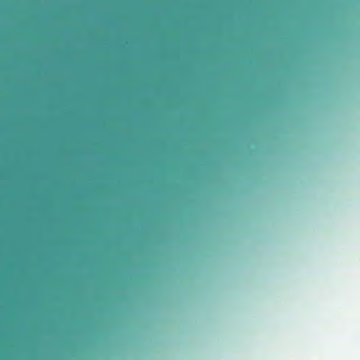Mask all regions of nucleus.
<instances>
[{"instance_id":"nucleus-4","label":"nucleus","mask_w":360,"mask_h":360,"mask_svg":"<svg viewBox=\"0 0 360 360\" xmlns=\"http://www.w3.org/2000/svg\"><path fill=\"white\" fill-rule=\"evenodd\" d=\"M33 93H41V91H33Z\"/></svg>"},{"instance_id":"nucleus-2","label":"nucleus","mask_w":360,"mask_h":360,"mask_svg":"<svg viewBox=\"0 0 360 360\" xmlns=\"http://www.w3.org/2000/svg\"><path fill=\"white\" fill-rule=\"evenodd\" d=\"M33 93H41V91H33Z\"/></svg>"},{"instance_id":"nucleus-6","label":"nucleus","mask_w":360,"mask_h":360,"mask_svg":"<svg viewBox=\"0 0 360 360\" xmlns=\"http://www.w3.org/2000/svg\"><path fill=\"white\" fill-rule=\"evenodd\" d=\"M33 93H41V91H33Z\"/></svg>"},{"instance_id":"nucleus-5","label":"nucleus","mask_w":360,"mask_h":360,"mask_svg":"<svg viewBox=\"0 0 360 360\" xmlns=\"http://www.w3.org/2000/svg\"><path fill=\"white\" fill-rule=\"evenodd\" d=\"M33 93H41V91H33Z\"/></svg>"},{"instance_id":"nucleus-3","label":"nucleus","mask_w":360,"mask_h":360,"mask_svg":"<svg viewBox=\"0 0 360 360\" xmlns=\"http://www.w3.org/2000/svg\"><path fill=\"white\" fill-rule=\"evenodd\" d=\"M33 93H41V91H33Z\"/></svg>"},{"instance_id":"nucleus-1","label":"nucleus","mask_w":360,"mask_h":360,"mask_svg":"<svg viewBox=\"0 0 360 360\" xmlns=\"http://www.w3.org/2000/svg\"><path fill=\"white\" fill-rule=\"evenodd\" d=\"M63 232H68L67 226V212H68V80L65 77V65L68 63V46L65 44L66 31L68 25H66V18H68L67 6L65 0H63Z\"/></svg>"}]
</instances>
